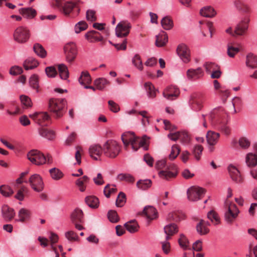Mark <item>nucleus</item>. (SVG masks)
Wrapping results in <instances>:
<instances>
[{
	"label": "nucleus",
	"mask_w": 257,
	"mask_h": 257,
	"mask_svg": "<svg viewBox=\"0 0 257 257\" xmlns=\"http://www.w3.org/2000/svg\"><path fill=\"white\" fill-rule=\"evenodd\" d=\"M121 140L125 147L131 145L132 149L135 151H137L140 147H144L145 150H148V147L145 146L146 144V140L136 137L134 133L126 132L123 133L121 135Z\"/></svg>",
	"instance_id": "nucleus-1"
},
{
	"label": "nucleus",
	"mask_w": 257,
	"mask_h": 257,
	"mask_svg": "<svg viewBox=\"0 0 257 257\" xmlns=\"http://www.w3.org/2000/svg\"><path fill=\"white\" fill-rule=\"evenodd\" d=\"M66 103L65 99L51 98L49 101V109L56 118H59L65 113Z\"/></svg>",
	"instance_id": "nucleus-2"
},
{
	"label": "nucleus",
	"mask_w": 257,
	"mask_h": 257,
	"mask_svg": "<svg viewBox=\"0 0 257 257\" xmlns=\"http://www.w3.org/2000/svg\"><path fill=\"white\" fill-rule=\"evenodd\" d=\"M156 168L157 169H164L159 172V176L164 179L169 180L174 178L177 174L176 167L174 165L168 166L165 160L158 161L156 163Z\"/></svg>",
	"instance_id": "nucleus-3"
},
{
	"label": "nucleus",
	"mask_w": 257,
	"mask_h": 257,
	"mask_svg": "<svg viewBox=\"0 0 257 257\" xmlns=\"http://www.w3.org/2000/svg\"><path fill=\"white\" fill-rule=\"evenodd\" d=\"M224 219L227 223H231L237 217L239 211L235 204L232 203L227 199L224 203Z\"/></svg>",
	"instance_id": "nucleus-4"
},
{
	"label": "nucleus",
	"mask_w": 257,
	"mask_h": 257,
	"mask_svg": "<svg viewBox=\"0 0 257 257\" xmlns=\"http://www.w3.org/2000/svg\"><path fill=\"white\" fill-rule=\"evenodd\" d=\"M28 159L34 164L41 165L45 163H52L51 157L50 156H45L43 154L37 150L30 151L27 154Z\"/></svg>",
	"instance_id": "nucleus-5"
},
{
	"label": "nucleus",
	"mask_w": 257,
	"mask_h": 257,
	"mask_svg": "<svg viewBox=\"0 0 257 257\" xmlns=\"http://www.w3.org/2000/svg\"><path fill=\"white\" fill-rule=\"evenodd\" d=\"M120 151V147L114 140H108L103 146V153L106 157L114 158L116 157Z\"/></svg>",
	"instance_id": "nucleus-6"
},
{
	"label": "nucleus",
	"mask_w": 257,
	"mask_h": 257,
	"mask_svg": "<svg viewBox=\"0 0 257 257\" xmlns=\"http://www.w3.org/2000/svg\"><path fill=\"white\" fill-rule=\"evenodd\" d=\"M62 10L65 16L73 18L78 16L80 8L78 6L77 2L69 1L64 4Z\"/></svg>",
	"instance_id": "nucleus-7"
},
{
	"label": "nucleus",
	"mask_w": 257,
	"mask_h": 257,
	"mask_svg": "<svg viewBox=\"0 0 257 257\" xmlns=\"http://www.w3.org/2000/svg\"><path fill=\"white\" fill-rule=\"evenodd\" d=\"M13 36L15 41L18 43H25L29 39L30 32L27 28L20 26L15 30Z\"/></svg>",
	"instance_id": "nucleus-8"
},
{
	"label": "nucleus",
	"mask_w": 257,
	"mask_h": 257,
	"mask_svg": "<svg viewBox=\"0 0 257 257\" xmlns=\"http://www.w3.org/2000/svg\"><path fill=\"white\" fill-rule=\"evenodd\" d=\"M67 62H73L77 55V49L75 43L70 42L65 45L64 48Z\"/></svg>",
	"instance_id": "nucleus-9"
},
{
	"label": "nucleus",
	"mask_w": 257,
	"mask_h": 257,
	"mask_svg": "<svg viewBox=\"0 0 257 257\" xmlns=\"http://www.w3.org/2000/svg\"><path fill=\"white\" fill-rule=\"evenodd\" d=\"M25 182L29 183L32 188L37 192L42 191L44 189L42 178L39 174H33L30 177L28 181H26Z\"/></svg>",
	"instance_id": "nucleus-10"
},
{
	"label": "nucleus",
	"mask_w": 257,
	"mask_h": 257,
	"mask_svg": "<svg viewBox=\"0 0 257 257\" xmlns=\"http://www.w3.org/2000/svg\"><path fill=\"white\" fill-rule=\"evenodd\" d=\"M132 26L130 23L126 21L120 22L115 28V34L118 37H124L130 33Z\"/></svg>",
	"instance_id": "nucleus-11"
},
{
	"label": "nucleus",
	"mask_w": 257,
	"mask_h": 257,
	"mask_svg": "<svg viewBox=\"0 0 257 257\" xmlns=\"http://www.w3.org/2000/svg\"><path fill=\"white\" fill-rule=\"evenodd\" d=\"M204 193L205 190L198 187H191L187 190L188 198L191 201H196L200 199Z\"/></svg>",
	"instance_id": "nucleus-12"
},
{
	"label": "nucleus",
	"mask_w": 257,
	"mask_h": 257,
	"mask_svg": "<svg viewBox=\"0 0 257 257\" xmlns=\"http://www.w3.org/2000/svg\"><path fill=\"white\" fill-rule=\"evenodd\" d=\"M177 53L184 63H187L190 61V50L184 44H180L178 46Z\"/></svg>",
	"instance_id": "nucleus-13"
},
{
	"label": "nucleus",
	"mask_w": 257,
	"mask_h": 257,
	"mask_svg": "<svg viewBox=\"0 0 257 257\" xmlns=\"http://www.w3.org/2000/svg\"><path fill=\"white\" fill-rule=\"evenodd\" d=\"M29 116L40 125H42L51 118L47 112H36L30 114Z\"/></svg>",
	"instance_id": "nucleus-14"
},
{
	"label": "nucleus",
	"mask_w": 257,
	"mask_h": 257,
	"mask_svg": "<svg viewBox=\"0 0 257 257\" xmlns=\"http://www.w3.org/2000/svg\"><path fill=\"white\" fill-rule=\"evenodd\" d=\"M228 171L232 181L236 183H241L243 178L239 170L233 165H230L228 167Z\"/></svg>",
	"instance_id": "nucleus-15"
},
{
	"label": "nucleus",
	"mask_w": 257,
	"mask_h": 257,
	"mask_svg": "<svg viewBox=\"0 0 257 257\" xmlns=\"http://www.w3.org/2000/svg\"><path fill=\"white\" fill-rule=\"evenodd\" d=\"M180 94L178 87L175 86L167 87L163 91V95L168 100H173V97H177Z\"/></svg>",
	"instance_id": "nucleus-16"
},
{
	"label": "nucleus",
	"mask_w": 257,
	"mask_h": 257,
	"mask_svg": "<svg viewBox=\"0 0 257 257\" xmlns=\"http://www.w3.org/2000/svg\"><path fill=\"white\" fill-rule=\"evenodd\" d=\"M248 19L245 18L239 23L235 27L234 34H232V36H242L244 35L248 29Z\"/></svg>",
	"instance_id": "nucleus-17"
},
{
	"label": "nucleus",
	"mask_w": 257,
	"mask_h": 257,
	"mask_svg": "<svg viewBox=\"0 0 257 257\" xmlns=\"http://www.w3.org/2000/svg\"><path fill=\"white\" fill-rule=\"evenodd\" d=\"M103 152V149L99 145H92L89 149L90 156L94 160H98Z\"/></svg>",
	"instance_id": "nucleus-18"
},
{
	"label": "nucleus",
	"mask_w": 257,
	"mask_h": 257,
	"mask_svg": "<svg viewBox=\"0 0 257 257\" xmlns=\"http://www.w3.org/2000/svg\"><path fill=\"white\" fill-rule=\"evenodd\" d=\"M3 217L7 221H10L15 215L14 209L7 205H4L2 207Z\"/></svg>",
	"instance_id": "nucleus-19"
},
{
	"label": "nucleus",
	"mask_w": 257,
	"mask_h": 257,
	"mask_svg": "<svg viewBox=\"0 0 257 257\" xmlns=\"http://www.w3.org/2000/svg\"><path fill=\"white\" fill-rule=\"evenodd\" d=\"M31 211L26 208L20 209L18 213V218L16 219V221L24 222L29 220L31 217Z\"/></svg>",
	"instance_id": "nucleus-20"
},
{
	"label": "nucleus",
	"mask_w": 257,
	"mask_h": 257,
	"mask_svg": "<svg viewBox=\"0 0 257 257\" xmlns=\"http://www.w3.org/2000/svg\"><path fill=\"white\" fill-rule=\"evenodd\" d=\"M220 135L218 133L213 131H209L207 132L206 138L209 146L215 145L219 138Z\"/></svg>",
	"instance_id": "nucleus-21"
},
{
	"label": "nucleus",
	"mask_w": 257,
	"mask_h": 257,
	"mask_svg": "<svg viewBox=\"0 0 257 257\" xmlns=\"http://www.w3.org/2000/svg\"><path fill=\"white\" fill-rule=\"evenodd\" d=\"M164 230L166 234V239L169 240L171 236L178 232V228L176 224L170 223L164 227Z\"/></svg>",
	"instance_id": "nucleus-22"
},
{
	"label": "nucleus",
	"mask_w": 257,
	"mask_h": 257,
	"mask_svg": "<svg viewBox=\"0 0 257 257\" xmlns=\"http://www.w3.org/2000/svg\"><path fill=\"white\" fill-rule=\"evenodd\" d=\"M70 218L72 223H75V222L83 223V213L82 211L79 208L75 209L71 214Z\"/></svg>",
	"instance_id": "nucleus-23"
},
{
	"label": "nucleus",
	"mask_w": 257,
	"mask_h": 257,
	"mask_svg": "<svg viewBox=\"0 0 257 257\" xmlns=\"http://www.w3.org/2000/svg\"><path fill=\"white\" fill-rule=\"evenodd\" d=\"M245 64L247 67L252 69L257 68V56L249 53L246 56Z\"/></svg>",
	"instance_id": "nucleus-24"
},
{
	"label": "nucleus",
	"mask_w": 257,
	"mask_h": 257,
	"mask_svg": "<svg viewBox=\"0 0 257 257\" xmlns=\"http://www.w3.org/2000/svg\"><path fill=\"white\" fill-rule=\"evenodd\" d=\"M185 218V214L179 211H173L168 214L167 218L170 221L179 222Z\"/></svg>",
	"instance_id": "nucleus-25"
},
{
	"label": "nucleus",
	"mask_w": 257,
	"mask_h": 257,
	"mask_svg": "<svg viewBox=\"0 0 257 257\" xmlns=\"http://www.w3.org/2000/svg\"><path fill=\"white\" fill-rule=\"evenodd\" d=\"M245 163L249 167L257 166V154L253 153H247L245 156Z\"/></svg>",
	"instance_id": "nucleus-26"
},
{
	"label": "nucleus",
	"mask_w": 257,
	"mask_h": 257,
	"mask_svg": "<svg viewBox=\"0 0 257 257\" xmlns=\"http://www.w3.org/2000/svg\"><path fill=\"white\" fill-rule=\"evenodd\" d=\"M233 144H238L240 149L244 150H247L250 146L251 141L247 138L242 137L240 138L237 142H232Z\"/></svg>",
	"instance_id": "nucleus-27"
},
{
	"label": "nucleus",
	"mask_w": 257,
	"mask_h": 257,
	"mask_svg": "<svg viewBox=\"0 0 257 257\" xmlns=\"http://www.w3.org/2000/svg\"><path fill=\"white\" fill-rule=\"evenodd\" d=\"M155 45L156 46L161 47L165 46L168 41L167 34L163 32L162 33L156 36Z\"/></svg>",
	"instance_id": "nucleus-28"
},
{
	"label": "nucleus",
	"mask_w": 257,
	"mask_h": 257,
	"mask_svg": "<svg viewBox=\"0 0 257 257\" xmlns=\"http://www.w3.org/2000/svg\"><path fill=\"white\" fill-rule=\"evenodd\" d=\"M143 213L147 218L152 220L157 217V212L156 209L152 206H146L144 208Z\"/></svg>",
	"instance_id": "nucleus-29"
},
{
	"label": "nucleus",
	"mask_w": 257,
	"mask_h": 257,
	"mask_svg": "<svg viewBox=\"0 0 257 257\" xmlns=\"http://www.w3.org/2000/svg\"><path fill=\"white\" fill-rule=\"evenodd\" d=\"M39 65L38 61L33 57L28 58L24 62V68L27 70L33 69L37 67Z\"/></svg>",
	"instance_id": "nucleus-30"
},
{
	"label": "nucleus",
	"mask_w": 257,
	"mask_h": 257,
	"mask_svg": "<svg viewBox=\"0 0 257 257\" xmlns=\"http://www.w3.org/2000/svg\"><path fill=\"white\" fill-rule=\"evenodd\" d=\"M39 133L41 136L49 140H52L55 137V133L53 131L45 128L42 127L39 128Z\"/></svg>",
	"instance_id": "nucleus-31"
},
{
	"label": "nucleus",
	"mask_w": 257,
	"mask_h": 257,
	"mask_svg": "<svg viewBox=\"0 0 257 257\" xmlns=\"http://www.w3.org/2000/svg\"><path fill=\"white\" fill-rule=\"evenodd\" d=\"M109 83L108 80L103 77L97 78L94 81V84L96 89L99 90H103Z\"/></svg>",
	"instance_id": "nucleus-32"
},
{
	"label": "nucleus",
	"mask_w": 257,
	"mask_h": 257,
	"mask_svg": "<svg viewBox=\"0 0 257 257\" xmlns=\"http://www.w3.org/2000/svg\"><path fill=\"white\" fill-rule=\"evenodd\" d=\"M33 50L35 53L42 58H45L47 56V52L42 46L39 43H36L34 45Z\"/></svg>",
	"instance_id": "nucleus-33"
},
{
	"label": "nucleus",
	"mask_w": 257,
	"mask_h": 257,
	"mask_svg": "<svg viewBox=\"0 0 257 257\" xmlns=\"http://www.w3.org/2000/svg\"><path fill=\"white\" fill-rule=\"evenodd\" d=\"M200 14L203 17L211 18L216 15V12L212 7H205L200 10Z\"/></svg>",
	"instance_id": "nucleus-34"
},
{
	"label": "nucleus",
	"mask_w": 257,
	"mask_h": 257,
	"mask_svg": "<svg viewBox=\"0 0 257 257\" xmlns=\"http://www.w3.org/2000/svg\"><path fill=\"white\" fill-rule=\"evenodd\" d=\"M20 13L27 18L32 19L36 15V11L31 8H22Z\"/></svg>",
	"instance_id": "nucleus-35"
},
{
	"label": "nucleus",
	"mask_w": 257,
	"mask_h": 257,
	"mask_svg": "<svg viewBox=\"0 0 257 257\" xmlns=\"http://www.w3.org/2000/svg\"><path fill=\"white\" fill-rule=\"evenodd\" d=\"M126 229L130 233H135L138 230L139 225L135 220H131L124 224Z\"/></svg>",
	"instance_id": "nucleus-36"
},
{
	"label": "nucleus",
	"mask_w": 257,
	"mask_h": 257,
	"mask_svg": "<svg viewBox=\"0 0 257 257\" xmlns=\"http://www.w3.org/2000/svg\"><path fill=\"white\" fill-rule=\"evenodd\" d=\"M197 232L201 235H204L209 232V229L203 224V220L201 219L196 226Z\"/></svg>",
	"instance_id": "nucleus-37"
},
{
	"label": "nucleus",
	"mask_w": 257,
	"mask_h": 257,
	"mask_svg": "<svg viewBox=\"0 0 257 257\" xmlns=\"http://www.w3.org/2000/svg\"><path fill=\"white\" fill-rule=\"evenodd\" d=\"M85 202L86 204L91 208H97L99 205L98 199L94 196L86 197L85 198Z\"/></svg>",
	"instance_id": "nucleus-38"
},
{
	"label": "nucleus",
	"mask_w": 257,
	"mask_h": 257,
	"mask_svg": "<svg viewBox=\"0 0 257 257\" xmlns=\"http://www.w3.org/2000/svg\"><path fill=\"white\" fill-rule=\"evenodd\" d=\"M79 82L82 85H85V84H90L91 82V78L89 73L87 71H83L80 77L79 78Z\"/></svg>",
	"instance_id": "nucleus-39"
},
{
	"label": "nucleus",
	"mask_w": 257,
	"mask_h": 257,
	"mask_svg": "<svg viewBox=\"0 0 257 257\" xmlns=\"http://www.w3.org/2000/svg\"><path fill=\"white\" fill-rule=\"evenodd\" d=\"M148 95L150 98H154L156 95V90L152 83L147 82L144 85Z\"/></svg>",
	"instance_id": "nucleus-40"
},
{
	"label": "nucleus",
	"mask_w": 257,
	"mask_h": 257,
	"mask_svg": "<svg viewBox=\"0 0 257 257\" xmlns=\"http://www.w3.org/2000/svg\"><path fill=\"white\" fill-rule=\"evenodd\" d=\"M58 71L61 79L66 80L69 77V72L67 66L64 64L58 65Z\"/></svg>",
	"instance_id": "nucleus-41"
},
{
	"label": "nucleus",
	"mask_w": 257,
	"mask_h": 257,
	"mask_svg": "<svg viewBox=\"0 0 257 257\" xmlns=\"http://www.w3.org/2000/svg\"><path fill=\"white\" fill-rule=\"evenodd\" d=\"M161 25L166 30H171L173 27V22L169 17H165L161 21Z\"/></svg>",
	"instance_id": "nucleus-42"
},
{
	"label": "nucleus",
	"mask_w": 257,
	"mask_h": 257,
	"mask_svg": "<svg viewBox=\"0 0 257 257\" xmlns=\"http://www.w3.org/2000/svg\"><path fill=\"white\" fill-rule=\"evenodd\" d=\"M207 218L214 225H217L220 223V218L218 214L214 210H211L207 213Z\"/></svg>",
	"instance_id": "nucleus-43"
},
{
	"label": "nucleus",
	"mask_w": 257,
	"mask_h": 257,
	"mask_svg": "<svg viewBox=\"0 0 257 257\" xmlns=\"http://www.w3.org/2000/svg\"><path fill=\"white\" fill-rule=\"evenodd\" d=\"M152 185V181L150 179L140 180L137 183L138 188L145 190L149 188Z\"/></svg>",
	"instance_id": "nucleus-44"
},
{
	"label": "nucleus",
	"mask_w": 257,
	"mask_h": 257,
	"mask_svg": "<svg viewBox=\"0 0 257 257\" xmlns=\"http://www.w3.org/2000/svg\"><path fill=\"white\" fill-rule=\"evenodd\" d=\"M202 73V70L200 68L196 69H189L187 72V75L189 78H199L200 75Z\"/></svg>",
	"instance_id": "nucleus-45"
},
{
	"label": "nucleus",
	"mask_w": 257,
	"mask_h": 257,
	"mask_svg": "<svg viewBox=\"0 0 257 257\" xmlns=\"http://www.w3.org/2000/svg\"><path fill=\"white\" fill-rule=\"evenodd\" d=\"M52 178L55 180H58L63 177L62 172L56 168L51 169L49 170Z\"/></svg>",
	"instance_id": "nucleus-46"
},
{
	"label": "nucleus",
	"mask_w": 257,
	"mask_h": 257,
	"mask_svg": "<svg viewBox=\"0 0 257 257\" xmlns=\"http://www.w3.org/2000/svg\"><path fill=\"white\" fill-rule=\"evenodd\" d=\"M0 193L5 197H9L14 193V191L9 186L2 185L0 186Z\"/></svg>",
	"instance_id": "nucleus-47"
},
{
	"label": "nucleus",
	"mask_w": 257,
	"mask_h": 257,
	"mask_svg": "<svg viewBox=\"0 0 257 257\" xmlns=\"http://www.w3.org/2000/svg\"><path fill=\"white\" fill-rule=\"evenodd\" d=\"M132 63L134 66L137 67L139 70L142 71L143 69V66L141 57L138 54H136L132 59Z\"/></svg>",
	"instance_id": "nucleus-48"
},
{
	"label": "nucleus",
	"mask_w": 257,
	"mask_h": 257,
	"mask_svg": "<svg viewBox=\"0 0 257 257\" xmlns=\"http://www.w3.org/2000/svg\"><path fill=\"white\" fill-rule=\"evenodd\" d=\"M178 242L180 246L184 250L187 249L189 242L187 237L183 234L180 235V238L178 239Z\"/></svg>",
	"instance_id": "nucleus-49"
},
{
	"label": "nucleus",
	"mask_w": 257,
	"mask_h": 257,
	"mask_svg": "<svg viewBox=\"0 0 257 257\" xmlns=\"http://www.w3.org/2000/svg\"><path fill=\"white\" fill-rule=\"evenodd\" d=\"M181 142L184 145H188L190 142V136L188 133L185 131L180 132V138Z\"/></svg>",
	"instance_id": "nucleus-50"
},
{
	"label": "nucleus",
	"mask_w": 257,
	"mask_h": 257,
	"mask_svg": "<svg viewBox=\"0 0 257 257\" xmlns=\"http://www.w3.org/2000/svg\"><path fill=\"white\" fill-rule=\"evenodd\" d=\"M203 148L201 145H195L193 149L192 153L197 160H199L202 155Z\"/></svg>",
	"instance_id": "nucleus-51"
},
{
	"label": "nucleus",
	"mask_w": 257,
	"mask_h": 257,
	"mask_svg": "<svg viewBox=\"0 0 257 257\" xmlns=\"http://www.w3.org/2000/svg\"><path fill=\"white\" fill-rule=\"evenodd\" d=\"M29 83L30 86L34 89L37 90V92H38L39 88V81H38V76L34 74L30 78Z\"/></svg>",
	"instance_id": "nucleus-52"
},
{
	"label": "nucleus",
	"mask_w": 257,
	"mask_h": 257,
	"mask_svg": "<svg viewBox=\"0 0 257 257\" xmlns=\"http://www.w3.org/2000/svg\"><path fill=\"white\" fill-rule=\"evenodd\" d=\"M126 202L125 195L124 193L120 192L117 196L116 200V206L117 207H122Z\"/></svg>",
	"instance_id": "nucleus-53"
},
{
	"label": "nucleus",
	"mask_w": 257,
	"mask_h": 257,
	"mask_svg": "<svg viewBox=\"0 0 257 257\" xmlns=\"http://www.w3.org/2000/svg\"><path fill=\"white\" fill-rule=\"evenodd\" d=\"M87 27L88 25L85 21H80L75 26V32L78 34L81 31L85 30Z\"/></svg>",
	"instance_id": "nucleus-54"
},
{
	"label": "nucleus",
	"mask_w": 257,
	"mask_h": 257,
	"mask_svg": "<svg viewBox=\"0 0 257 257\" xmlns=\"http://www.w3.org/2000/svg\"><path fill=\"white\" fill-rule=\"evenodd\" d=\"M107 217L109 221L111 222L116 223L119 221L118 214L114 210H109L107 213Z\"/></svg>",
	"instance_id": "nucleus-55"
},
{
	"label": "nucleus",
	"mask_w": 257,
	"mask_h": 257,
	"mask_svg": "<svg viewBox=\"0 0 257 257\" xmlns=\"http://www.w3.org/2000/svg\"><path fill=\"white\" fill-rule=\"evenodd\" d=\"M180 149L177 145H173L171 148V151L169 155V158L171 160L175 159L180 153Z\"/></svg>",
	"instance_id": "nucleus-56"
},
{
	"label": "nucleus",
	"mask_w": 257,
	"mask_h": 257,
	"mask_svg": "<svg viewBox=\"0 0 257 257\" xmlns=\"http://www.w3.org/2000/svg\"><path fill=\"white\" fill-rule=\"evenodd\" d=\"M66 238L71 241H77L78 240V235L73 231H68L65 233Z\"/></svg>",
	"instance_id": "nucleus-57"
},
{
	"label": "nucleus",
	"mask_w": 257,
	"mask_h": 257,
	"mask_svg": "<svg viewBox=\"0 0 257 257\" xmlns=\"http://www.w3.org/2000/svg\"><path fill=\"white\" fill-rule=\"evenodd\" d=\"M20 100L22 104L26 107H31L32 106L31 100L28 96L25 95H21Z\"/></svg>",
	"instance_id": "nucleus-58"
},
{
	"label": "nucleus",
	"mask_w": 257,
	"mask_h": 257,
	"mask_svg": "<svg viewBox=\"0 0 257 257\" xmlns=\"http://www.w3.org/2000/svg\"><path fill=\"white\" fill-rule=\"evenodd\" d=\"M117 179L120 181H125L128 182H133L134 178L128 174H119L117 176Z\"/></svg>",
	"instance_id": "nucleus-59"
},
{
	"label": "nucleus",
	"mask_w": 257,
	"mask_h": 257,
	"mask_svg": "<svg viewBox=\"0 0 257 257\" xmlns=\"http://www.w3.org/2000/svg\"><path fill=\"white\" fill-rule=\"evenodd\" d=\"M45 72L49 77H54L57 74L56 68L54 66H49L45 68Z\"/></svg>",
	"instance_id": "nucleus-60"
},
{
	"label": "nucleus",
	"mask_w": 257,
	"mask_h": 257,
	"mask_svg": "<svg viewBox=\"0 0 257 257\" xmlns=\"http://www.w3.org/2000/svg\"><path fill=\"white\" fill-rule=\"evenodd\" d=\"M116 191V189L115 188H110V185L107 184L103 190V193L106 197L109 198L111 193H114Z\"/></svg>",
	"instance_id": "nucleus-61"
},
{
	"label": "nucleus",
	"mask_w": 257,
	"mask_h": 257,
	"mask_svg": "<svg viewBox=\"0 0 257 257\" xmlns=\"http://www.w3.org/2000/svg\"><path fill=\"white\" fill-rule=\"evenodd\" d=\"M239 50L237 47H234L231 46H227V55L230 57H234V56L239 52Z\"/></svg>",
	"instance_id": "nucleus-62"
},
{
	"label": "nucleus",
	"mask_w": 257,
	"mask_h": 257,
	"mask_svg": "<svg viewBox=\"0 0 257 257\" xmlns=\"http://www.w3.org/2000/svg\"><path fill=\"white\" fill-rule=\"evenodd\" d=\"M218 123L219 124V128L225 135L228 136L230 134V130L228 126L224 123H221L219 120Z\"/></svg>",
	"instance_id": "nucleus-63"
},
{
	"label": "nucleus",
	"mask_w": 257,
	"mask_h": 257,
	"mask_svg": "<svg viewBox=\"0 0 257 257\" xmlns=\"http://www.w3.org/2000/svg\"><path fill=\"white\" fill-rule=\"evenodd\" d=\"M86 19L91 22H94L96 20L95 16V12L92 10H89L86 12Z\"/></svg>",
	"instance_id": "nucleus-64"
}]
</instances>
